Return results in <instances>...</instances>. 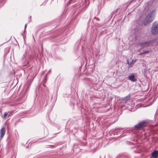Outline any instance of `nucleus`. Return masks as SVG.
<instances>
[{"label": "nucleus", "instance_id": "10", "mask_svg": "<svg viewBox=\"0 0 158 158\" xmlns=\"http://www.w3.org/2000/svg\"><path fill=\"white\" fill-rule=\"evenodd\" d=\"M149 52L148 51H145L143 52V54L148 53Z\"/></svg>", "mask_w": 158, "mask_h": 158}, {"label": "nucleus", "instance_id": "2", "mask_svg": "<svg viewBox=\"0 0 158 158\" xmlns=\"http://www.w3.org/2000/svg\"><path fill=\"white\" fill-rule=\"evenodd\" d=\"M154 11H152L151 13L149 14L146 17L144 21V24L145 25H147L148 23L152 21V15Z\"/></svg>", "mask_w": 158, "mask_h": 158}, {"label": "nucleus", "instance_id": "14", "mask_svg": "<svg viewBox=\"0 0 158 158\" xmlns=\"http://www.w3.org/2000/svg\"><path fill=\"white\" fill-rule=\"evenodd\" d=\"M50 71H51V70H50V71H49V72H50Z\"/></svg>", "mask_w": 158, "mask_h": 158}, {"label": "nucleus", "instance_id": "12", "mask_svg": "<svg viewBox=\"0 0 158 158\" xmlns=\"http://www.w3.org/2000/svg\"><path fill=\"white\" fill-rule=\"evenodd\" d=\"M27 25V24H26L25 25V29L26 28Z\"/></svg>", "mask_w": 158, "mask_h": 158}, {"label": "nucleus", "instance_id": "9", "mask_svg": "<svg viewBox=\"0 0 158 158\" xmlns=\"http://www.w3.org/2000/svg\"><path fill=\"white\" fill-rule=\"evenodd\" d=\"M127 62L128 64L129 65H131V64H134V63L133 62V60L132 61V62L130 63L128 62V61L127 60Z\"/></svg>", "mask_w": 158, "mask_h": 158}, {"label": "nucleus", "instance_id": "5", "mask_svg": "<svg viewBox=\"0 0 158 158\" xmlns=\"http://www.w3.org/2000/svg\"><path fill=\"white\" fill-rule=\"evenodd\" d=\"M128 79L132 82H135L136 81V79L135 78V76L133 75H131L128 77Z\"/></svg>", "mask_w": 158, "mask_h": 158}, {"label": "nucleus", "instance_id": "3", "mask_svg": "<svg viewBox=\"0 0 158 158\" xmlns=\"http://www.w3.org/2000/svg\"><path fill=\"white\" fill-rule=\"evenodd\" d=\"M5 132L6 128L4 127H2L0 130L1 139H2L3 138L5 134Z\"/></svg>", "mask_w": 158, "mask_h": 158}, {"label": "nucleus", "instance_id": "7", "mask_svg": "<svg viewBox=\"0 0 158 158\" xmlns=\"http://www.w3.org/2000/svg\"><path fill=\"white\" fill-rule=\"evenodd\" d=\"M130 99L129 96H127L126 97L124 98L123 99V100L125 101H126Z\"/></svg>", "mask_w": 158, "mask_h": 158}, {"label": "nucleus", "instance_id": "11", "mask_svg": "<svg viewBox=\"0 0 158 158\" xmlns=\"http://www.w3.org/2000/svg\"><path fill=\"white\" fill-rule=\"evenodd\" d=\"M143 54V52H141V53H140L139 54V55H142V54Z\"/></svg>", "mask_w": 158, "mask_h": 158}, {"label": "nucleus", "instance_id": "13", "mask_svg": "<svg viewBox=\"0 0 158 158\" xmlns=\"http://www.w3.org/2000/svg\"><path fill=\"white\" fill-rule=\"evenodd\" d=\"M8 117H9L10 116V114H8Z\"/></svg>", "mask_w": 158, "mask_h": 158}, {"label": "nucleus", "instance_id": "6", "mask_svg": "<svg viewBox=\"0 0 158 158\" xmlns=\"http://www.w3.org/2000/svg\"><path fill=\"white\" fill-rule=\"evenodd\" d=\"M158 155V151H154L152 153L151 157L152 158H157Z\"/></svg>", "mask_w": 158, "mask_h": 158}, {"label": "nucleus", "instance_id": "8", "mask_svg": "<svg viewBox=\"0 0 158 158\" xmlns=\"http://www.w3.org/2000/svg\"><path fill=\"white\" fill-rule=\"evenodd\" d=\"M8 115V113L6 112H5L4 113V115H3V118L4 119H6V117Z\"/></svg>", "mask_w": 158, "mask_h": 158}, {"label": "nucleus", "instance_id": "1", "mask_svg": "<svg viewBox=\"0 0 158 158\" xmlns=\"http://www.w3.org/2000/svg\"><path fill=\"white\" fill-rule=\"evenodd\" d=\"M151 33L152 34L154 35H157L158 33V22H155L153 24Z\"/></svg>", "mask_w": 158, "mask_h": 158}, {"label": "nucleus", "instance_id": "4", "mask_svg": "<svg viewBox=\"0 0 158 158\" xmlns=\"http://www.w3.org/2000/svg\"><path fill=\"white\" fill-rule=\"evenodd\" d=\"M145 124V122H144L139 123L135 125V127L136 128L139 129L144 126Z\"/></svg>", "mask_w": 158, "mask_h": 158}]
</instances>
